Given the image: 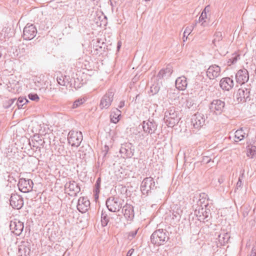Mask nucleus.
Wrapping results in <instances>:
<instances>
[{
    "mask_svg": "<svg viewBox=\"0 0 256 256\" xmlns=\"http://www.w3.org/2000/svg\"><path fill=\"white\" fill-rule=\"evenodd\" d=\"M174 106L169 108L165 112L164 120L167 126L172 128L178 122L180 118Z\"/></svg>",
    "mask_w": 256,
    "mask_h": 256,
    "instance_id": "nucleus-1",
    "label": "nucleus"
},
{
    "mask_svg": "<svg viewBox=\"0 0 256 256\" xmlns=\"http://www.w3.org/2000/svg\"><path fill=\"white\" fill-rule=\"evenodd\" d=\"M202 199H200L198 202V206L196 208L194 214L198 220L204 222L206 220L208 221L207 218L208 217L210 210L206 208L208 205V203L204 204V200L202 201Z\"/></svg>",
    "mask_w": 256,
    "mask_h": 256,
    "instance_id": "nucleus-2",
    "label": "nucleus"
},
{
    "mask_svg": "<svg viewBox=\"0 0 256 256\" xmlns=\"http://www.w3.org/2000/svg\"><path fill=\"white\" fill-rule=\"evenodd\" d=\"M168 238L166 230L164 229L156 230L150 236L151 242L156 246L164 244Z\"/></svg>",
    "mask_w": 256,
    "mask_h": 256,
    "instance_id": "nucleus-3",
    "label": "nucleus"
},
{
    "mask_svg": "<svg viewBox=\"0 0 256 256\" xmlns=\"http://www.w3.org/2000/svg\"><path fill=\"white\" fill-rule=\"evenodd\" d=\"M156 188L155 182L152 177H147L144 179L140 185V190L143 194L148 195Z\"/></svg>",
    "mask_w": 256,
    "mask_h": 256,
    "instance_id": "nucleus-4",
    "label": "nucleus"
},
{
    "mask_svg": "<svg viewBox=\"0 0 256 256\" xmlns=\"http://www.w3.org/2000/svg\"><path fill=\"white\" fill-rule=\"evenodd\" d=\"M68 140L72 146H78L82 140V134L80 132L70 130L68 134Z\"/></svg>",
    "mask_w": 256,
    "mask_h": 256,
    "instance_id": "nucleus-5",
    "label": "nucleus"
},
{
    "mask_svg": "<svg viewBox=\"0 0 256 256\" xmlns=\"http://www.w3.org/2000/svg\"><path fill=\"white\" fill-rule=\"evenodd\" d=\"M225 102L219 99L214 100L210 105V110L212 113L216 115H220L224 111Z\"/></svg>",
    "mask_w": 256,
    "mask_h": 256,
    "instance_id": "nucleus-6",
    "label": "nucleus"
},
{
    "mask_svg": "<svg viewBox=\"0 0 256 256\" xmlns=\"http://www.w3.org/2000/svg\"><path fill=\"white\" fill-rule=\"evenodd\" d=\"M134 149L132 144L129 142L122 144L120 150L122 157L124 158H132L134 155Z\"/></svg>",
    "mask_w": 256,
    "mask_h": 256,
    "instance_id": "nucleus-7",
    "label": "nucleus"
},
{
    "mask_svg": "<svg viewBox=\"0 0 256 256\" xmlns=\"http://www.w3.org/2000/svg\"><path fill=\"white\" fill-rule=\"evenodd\" d=\"M64 190L70 196H77L80 191V188L78 184L74 180H70L64 185Z\"/></svg>",
    "mask_w": 256,
    "mask_h": 256,
    "instance_id": "nucleus-8",
    "label": "nucleus"
},
{
    "mask_svg": "<svg viewBox=\"0 0 256 256\" xmlns=\"http://www.w3.org/2000/svg\"><path fill=\"white\" fill-rule=\"evenodd\" d=\"M114 92L112 90H109L102 97L100 103V109L108 108L114 100Z\"/></svg>",
    "mask_w": 256,
    "mask_h": 256,
    "instance_id": "nucleus-9",
    "label": "nucleus"
},
{
    "mask_svg": "<svg viewBox=\"0 0 256 256\" xmlns=\"http://www.w3.org/2000/svg\"><path fill=\"white\" fill-rule=\"evenodd\" d=\"M18 186L20 192L26 193L32 190L34 183L30 179L26 180L25 178H20Z\"/></svg>",
    "mask_w": 256,
    "mask_h": 256,
    "instance_id": "nucleus-10",
    "label": "nucleus"
},
{
    "mask_svg": "<svg viewBox=\"0 0 256 256\" xmlns=\"http://www.w3.org/2000/svg\"><path fill=\"white\" fill-rule=\"evenodd\" d=\"M37 33V30L32 24H27L24 28L22 37L24 40H31L34 38Z\"/></svg>",
    "mask_w": 256,
    "mask_h": 256,
    "instance_id": "nucleus-11",
    "label": "nucleus"
},
{
    "mask_svg": "<svg viewBox=\"0 0 256 256\" xmlns=\"http://www.w3.org/2000/svg\"><path fill=\"white\" fill-rule=\"evenodd\" d=\"M10 204L12 208L20 210L24 206V200L22 197L17 194H12L10 199Z\"/></svg>",
    "mask_w": 256,
    "mask_h": 256,
    "instance_id": "nucleus-12",
    "label": "nucleus"
},
{
    "mask_svg": "<svg viewBox=\"0 0 256 256\" xmlns=\"http://www.w3.org/2000/svg\"><path fill=\"white\" fill-rule=\"evenodd\" d=\"M191 122L195 128L199 129L205 124V116L202 114L197 112L192 116Z\"/></svg>",
    "mask_w": 256,
    "mask_h": 256,
    "instance_id": "nucleus-13",
    "label": "nucleus"
},
{
    "mask_svg": "<svg viewBox=\"0 0 256 256\" xmlns=\"http://www.w3.org/2000/svg\"><path fill=\"white\" fill-rule=\"evenodd\" d=\"M106 205L109 211L112 212L118 211L122 208L121 204L118 201V198L112 197L109 198L107 199Z\"/></svg>",
    "mask_w": 256,
    "mask_h": 256,
    "instance_id": "nucleus-14",
    "label": "nucleus"
},
{
    "mask_svg": "<svg viewBox=\"0 0 256 256\" xmlns=\"http://www.w3.org/2000/svg\"><path fill=\"white\" fill-rule=\"evenodd\" d=\"M10 230L16 236H20L24 228V222L14 219L11 221L10 224Z\"/></svg>",
    "mask_w": 256,
    "mask_h": 256,
    "instance_id": "nucleus-15",
    "label": "nucleus"
},
{
    "mask_svg": "<svg viewBox=\"0 0 256 256\" xmlns=\"http://www.w3.org/2000/svg\"><path fill=\"white\" fill-rule=\"evenodd\" d=\"M157 124L154 120H150L142 122V128L145 133L152 134H154L157 128Z\"/></svg>",
    "mask_w": 256,
    "mask_h": 256,
    "instance_id": "nucleus-16",
    "label": "nucleus"
},
{
    "mask_svg": "<svg viewBox=\"0 0 256 256\" xmlns=\"http://www.w3.org/2000/svg\"><path fill=\"white\" fill-rule=\"evenodd\" d=\"M236 82L240 84L246 82L249 80V74L247 70H240L236 74Z\"/></svg>",
    "mask_w": 256,
    "mask_h": 256,
    "instance_id": "nucleus-17",
    "label": "nucleus"
},
{
    "mask_svg": "<svg viewBox=\"0 0 256 256\" xmlns=\"http://www.w3.org/2000/svg\"><path fill=\"white\" fill-rule=\"evenodd\" d=\"M44 140L42 139V136L38 134L33 136L31 141L29 140V144L31 147L36 148L40 150V146H44Z\"/></svg>",
    "mask_w": 256,
    "mask_h": 256,
    "instance_id": "nucleus-18",
    "label": "nucleus"
},
{
    "mask_svg": "<svg viewBox=\"0 0 256 256\" xmlns=\"http://www.w3.org/2000/svg\"><path fill=\"white\" fill-rule=\"evenodd\" d=\"M220 74V68L216 64L210 66L206 71V76L210 80H214L218 77Z\"/></svg>",
    "mask_w": 256,
    "mask_h": 256,
    "instance_id": "nucleus-19",
    "label": "nucleus"
},
{
    "mask_svg": "<svg viewBox=\"0 0 256 256\" xmlns=\"http://www.w3.org/2000/svg\"><path fill=\"white\" fill-rule=\"evenodd\" d=\"M90 206V202L87 198L80 197L78 202L77 208L82 213L85 212Z\"/></svg>",
    "mask_w": 256,
    "mask_h": 256,
    "instance_id": "nucleus-20",
    "label": "nucleus"
},
{
    "mask_svg": "<svg viewBox=\"0 0 256 256\" xmlns=\"http://www.w3.org/2000/svg\"><path fill=\"white\" fill-rule=\"evenodd\" d=\"M220 86L223 90L229 91L234 87V82L230 78H224L220 80Z\"/></svg>",
    "mask_w": 256,
    "mask_h": 256,
    "instance_id": "nucleus-21",
    "label": "nucleus"
},
{
    "mask_svg": "<svg viewBox=\"0 0 256 256\" xmlns=\"http://www.w3.org/2000/svg\"><path fill=\"white\" fill-rule=\"evenodd\" d=\"M250 91L248 89L240 88L237 92L236 98L238 102H246L249 98Z\"/></svg>",
    "mask_w": 256,
    "mask_h": 256,
    "instance_id": "nucleus-22",
    "label": "nucleus"
},
{
    "mask_svg": "<svg viewBox=\"0 0 256 256\" xmlns=\"http://www.w3.org/2000/svg\"><path fill=\"white\" fill-rule=\"evenodd\" d=\"M124 215L128 220H132L134 218V212L133 206L128 204H125L122 209Z\"/></svg>",
    "mask_w": 256,
    "mask_h": 256,
    "instance_id": "nucleus-23",
    "label": "nucleus"
},
{
    "mask_svg": "<svg viewBox=\"0 0 256 256\" xmlns=\"http://www.w3.org/2000/svg\"><path fill=\"white\" fill-rule=\"evenodd\" d=\"M30 252V244L28 242H22L18 247V256H28Z\"/></svg>",
    "mask_w": 256,
    "mask_h": 256,
    "instance_id": "nucleus-24",
    "label": "nucleus"
},
{
    "mask_svg": "<svg viewBox=\"0 0 256 256\" xmlns=\"http://www.w3.org/2000/svg\"><path fill=\"white\" fill-rule=\"evenodd\" d=\"M172 67L168 64L166 66V68L161 70L157 75V78L158 79L169 78L172 73Z\"/></svg>",
    "mask_w": 256,
    "mask_h": 256,
    "instance_id": "nucleus-25",
    "label": "nucleus"
},
{
    "mask_svg": "<svg viewBox=\"0 0 256 256\" xmlns=\"http://www.w3.org/2000/svg\"><path fill=\"white\" fill-rule=\"evenodd\" d=\"M175 84L176 88L178 90H184L188 86L186 78L184 76L178 78L176 80Z\"/></svg>",
    "mask_w": 256,
    "mask_h": 256,
    "instance_id": "nucleus-26",
    "label": "nucleus"
},
{
    "mask_svg": "<svg viewBox=\"0 0 256 256\" xmlns=\"http://www.w3.org/2000/svg\"><path fill=\"white\" fill-rule=\"evenodd\" d=\"M247 128H241L240 129L238 130L235 132V139L234 141L236 142H238L242 140L246 136H246H248V134H246V132H247Z\"/></svg>",
    "mask_w": 256,
    "mask_h": 256,
    "instance_id": "nucleus-27",
    "label": "nucleus"
},
{
    "mask_svg": "<svg viewBox=\"0 0 256 256\" xmlns=\"http://www.w3.org/2000/svg\"><path fill=\"white\" fill-rule=\"evenodd\" d=\"M121 111L118 108H112L110 115L111 122L114 124L118 122L121 116Z\"/></svg>",
    "mask_w": 256,
    "mask_h": 256,
    "instance_id": "nucleus-28",
    "label": "nucleus"
},
{
    "mask_svg": "<svg viewBox=\"0 0 256 256\" xmlns=\"http://www.w3.org/2000/svg\"><path fill=\"white\" fill-rule=\"evenodd\" d=\"M38 79H40V80H38L37 82H35L38 88L40 90H43L44 91L46 90L49 84V82L47 80H44V76H42V78L41 76H40Z\"/></svg>",
    "mask_w": 256,
    "mask_h": 256,
    "instance_id": "nucleus-29",
    "label": "nucleus"
},
{
    "mask_svg": "<svg viewBox=\"0 0 256 256\" xmlns=\"http://www.w3.org/2000/svg\"><path fill=\"white\" fill-rule=\"evenodd\" d=\"M214 39L212 42V44L215 47H220L221 46V41L222 40V32H216L214 35Z\"/></svg>",
    "mask_w": 256,
    "mask_h": 256,
    "instance_id": "nucleus-30",
    "label": "nucleus"
},
{
    "mask_svg": "<svg viewBox=\"0 0 256 256\" xmlns=\"http://www.w3.org/2000/svg\"><path fill=\"white\" fill-rule=\"evenodd\" d=\"M218 238L220 245L224 246L228 243L230 238V236L228 232H223L218 235Z\"/></svg>",
    "mask_w": 256,
    "mask_h": 256,
    "instance_id": "nucleus-31",
    "label": "nucleus"
},
{
    "mask_svg": "<svg viewBox=\"0 0 256 256\" xmlns=\"http://www.w3.org/2000/svg\"><path fill=\"white\" fill-rule=\"evenodd\" d=\"M101 222L102 226H107L109 222V217L106 211L102 210L101 214Z\"/></svg>",
    "mask_w": 256,
    "mask_h": 256,
    "instance_id": "nucleus-32",
    "label": "nucleus"
},
{
    "mask_svg": "<svg viewBox=\"0 0 256 256\" xmlns=\"http://www.w3.org/2000/svg\"><path fill=\"white\" fill-rule=\"evenodd\" d=\"M182 99L186 100V106L188 108H194V100L190 98H188L186 95L182 94Z\"/></svg>",
    "mask_w": 256,
    "mask_h": 256,
    "instance_id": "nucleus-33",
    "label": "nucleus"
},
{
    "mask_svg": "<svg viewBox=\"0 0 256 256\" xmlns=\"http://www.w3.org/2000/svg\"><path fill=\"white\" fill-rule=\"evenodd\" d=\"M248 156L252 158L256 152V146L251 144L250 142L247 146Z\"/></svg>",
    "mask_w": 256,
    "mask_h": 256,
    "instance_id": "nucleus-34",
    "label": "nucleus"
},
{
    "mask_svg": "<svg viewBox=\"0 0 256 256\" xmlns=\"http://www.w3.org/2000/svg\"><path fill=\"white\" fill-rule=\"evenodd\" d=\"M16 105L18 109L22 108L24 105L28 102V100L25 98L20 97L18 100H16Z\"/></svg>",
    "mask_w": 256,
    "mask_h": 256,
    "instance_id": "nucleus-35",
    "label": "nucleus"
},
{
    "mask_svg": "<svg viewBox=\"0 0 256 256\" xmlns=\"http://www.w3.org/2000/svg\"><path fill=\"white\" fill-rule=\"evenodd\" d=\"M192 26H187L184 32V36H183V41L184 42H186L187 40L188 36L191 33L192 30Z\"/></svg>",
    "mask_w": 256,
    "mask_h": 256,
    "instance_id": "nucleus-36",
    "label": "nucleus"
},
{
    "mask_svg": "<svg viewBox=\"0 0 256 256\" xmlns=\"http://www.w3.org/2000/svg\"><path fill=\"white\" fill-rule=\"evenodd\" d=\"M100 182H101L100 178H98L96 181V182L95 184V189L94 190V192H95L96 198H98V194L100 192Z\"/></svg>",
    "mask_w": 256,
    "mask_h": 256,
    "instance_id": "nucleus-37",
    "label": "nucleus"
},
{
    "mask_svg": "<svg viewBox=\"0 0 256 256\" xmlns=\"http://www.w3.org/2000/svg\"><path fill=\"white\" fill-rule=\"evenodd\" d=\"M160 86L158 84H152L150 88V92L152 95L156 94L160 90Z\"/></svg>",
    "mask_w": 256,
    "mask_h": 256,
    "instance_id": "nucleus-38",
    "label": "nucleus"
},
{
    "mask_svg": "<svg viewBox=\"0 0 256 256\" xmlns=\"http://www.w3.org/2000/svg\"><path fill=\"white\" fill-rule=\"evenodd\" d=\"M207 18V15L206 14H203L202 12L201 15L199 18L198 21L200 22H202L201 25L203 26H206L208 25V23L204 20Z\"/></svg>",
    "mask_w": 256,
    "mask_h": 256,
    "instance_id": "nucleus-39",
    "label": "nucleus"
},
{
    "mask_svg": "<svg viewBox=\"0 0 256 256\" xmlns=\"http://www.w3.org/2000/svg\"><path fill=\"white\" fill-rule=\"evenodd\" d=\"M85 100L84 98H79L76 100H75L72 104V108H76L81 106L84 102Z\"/></svg>",
    "mask_w": 256,
    "mask_h": 256,
    "instance_id": "nucleus-40",
    "label": "nucleus"
},
{
    "mask_svg": "<svg viewBox=\"0 0 256 256\" xmlns=\"http://www.w3.org/2000/svg\"><path fill=\"white\" fill-rule=\"evenodd\" d=\"M16 100V98H12L6 100L4 103V106L6 108H9Z\"/></svg>",
    "mask_w": 256,
    "mask_h": 256,
    "instance_id": "nucleus-41",
    "label": "nucleus"
},
{
    "mask_svg": "<svg viewBox=\"0 0 256 256\" xmlns=\"http://www.w3.org/2000/svg\"><path fill=\"white\" fill-rule=\"evenodd\" d=\"M240 58V56L239 54H233L232 58L229 60L231 64H234Z\"/></svg>",
    "mask_w": 256,
    "mask_h": 256,
    "instance_id": "nucleus-42",
    "label": "nucleus"
},
{
    "mask_svg": "<svg viewBox=\"0 0 256 256\" xmlns=\"http://www.w3.org/2000/svg\"><path fill=\"white\" fill-rule=\"evenodd\" d=\"M28 98L32 100L38 101L39 97L37 94H28Z\"/></svg>",
    "mask_w": 256,
    "mask_h": 256,
    "instance_id": "nucleus-43",
    "label": "nucleus"
},
{
    "mask_svg": "<svg viewBox=\"0 0 256 256\" xmlns=\"http://www.w3.org/2000/svg\"><path fill=\"white\" fill-rule=\"evenodd\" d=\"M242 186V180H240V178H238V182L236 183L235 189H234V192H236V190H238L239 188H241Z\"/></svg>",
    "mask_w": 256,
    "mask_h": 256,
    "instance_id": "nucleus-44",
    "label": "nucleus"
},
{
    "mask_svg": "<svg viewBox=\"0 0 256 256\" xmlns=\"http://www.w3.org/2000/svg\"><path fill=\"white\" fill-rule=\"evenodd\" d=\"M58 83L61 86H65L66 85V82L64 80V78L62 76L57 78L56 79Z\"/></svg>",
    "mask_w": 256,
    "mask_h": 256,
    "instance_id": "nucleus-45",
    "label": "nucleus"
},
{
    "mask_svg": "<svg viewBox=\"0 0 256 256\" xmlns=\"http://www.w3.org/2000/svg\"><path fill=\"white\" fill-rule=\"evenodd\" d=\"M211 158L208 156H203L202 162L203 164H208L211 161Z\"/></svg>",
    "mask_w": 256,
    "mask_h": 256,
    "instance_id": "nucleus-46",
    "label": "nucleus"
},
{
    "mask_svg": "<svg viewBox=\"0 0 256 256\" xmlns=\"http://www.w3.org/2000/svg\"><path fill=\"white\" fill-rule=\"evenodd\" d=\"M137 232H138V230L130 232L128 233V238H134L136 236Z\"/></svg>",
    "mask_w": 256,
    "mask_h": 256,
    "instance_id": "nucleus-47",
    "label": "nucleus"
},
{
    "mask_svg": "<svg viewBox=\"0 0 256 256\" xmlns=\"http://www.w3.org/2000/svg\"><path fill=\"white\" fill-rule=\"evenodd\" d=\"M210 6L208 5L205 7L204 10H202V12H203V14H206L207 12H208L210 11Z\"/></svg>",
    "mask_w": 256,
    "mask_h": 256,
    "instance_id": "nucleus-48",
    "label": "nucleus"
},
{
    "mask_svg": "<svg viewBox=\"0 0 256 256\" xmlns=\"http://www.w3.org/2000/svg\"><path fill=\"white\" fill-rule=\"evenodd\" d=\"M224 181V176H221L218 178V182L220 183V184H221L223 183Z\"/></svg>",
    "mask_w": 256,
    "mask_h": 256,
    "instance_id": "nucleus-49",
    "label": "nucleus"
},
{
    "mask_svg": "<svg viewBox=\"0 0 256 256\" xmlns=\"http://www.w3.org/2000/svg\"><path fill=\"white\" fill-rule=\"evenodd\" d=\"M134 250L132 248L128 250L126 256H131L132 254L134 252Z\"/></svg>",
    "mask_w": 256,
    "mask_h": 256,
    "instance_id": "nucleus-50",
    "label": "nucleus"
},
{
    "mask_svg": "<svg viewBox=\"0 0 256 256\" xmlns=\"http://www.w3.org/2000/svg\"><path fill=\"white\" fill-rule=\"evenodd\" d=\"M124 101H121L120 103V104L118 106V108H121L122 107H124Z\"/></svg>",
    "mask_w": 256,
    "mask_h": 256,
    "instance_id": "nucleus-51",
    "label": "nucleus"
},
{
    "mask_svg": "<svg viewBox=\"0 0 256 256\" xmlns=\"http://www.w3.org/2000/svg\"><path fill=\"white\" fill-rule=\"evenodd\" d=\"M244 170H242V172L239 178H240V180H242V178H244Z\"/></svg>",
    "mask_w": 256,
    "mask_h": 256,
    "instance_id": "nucleus-52",
    "label": "nucleus"
},
{
    "mask_svg": "<svg viewBox=\"0 0 256 256\" xmlns=\"http://www.w3.org/2000/svg\"><path fill=\"white\" fill-rule=\"evenodd\" d=\"M121 46H122V42L119 41L118 42V44H117V50H119L120 49V48L121 47Z\"/></svg>",
    "mask_w": 256,
    "mask_h": 256,
    "instance_id": "nucleus-53",
    "label": "nucleus"
},
{
    "mask_svg": "<svg viewBox=\"0 0 256 256\" xmlns=\"http://www.w3.org/2000/svg\"><path fill=\"white\" fill-rule=\"evenodd\" d=\"M22 46H24V47L22 48V52H25V51H24V50L26 49V48H28V45H25V44H23Z\"/></svg>",
    "mask_w": 256,
    "mask_h": 256,
    "instance_id": "nucleus-54",
    "label": "nucleus"
},
{
    "mask_svg": "<svg viewBox=\"0 0 256 256\" xmlns=\"http://www.w3.org/2000/svg\"><path fill=\"white\" fill-rule=\"evenodd\" d=\"M251 252H254V254L256 255V250L255 248H253Z\"/></svg>",
    "mask_w": 256,
    "mask_h": 256,
    "instance_id": "nucleus-55",
    "label": "nucleus"
},
{
    "mask_svg": "<svg viewBox=\"0 0 256 256\" xmlns=\"http://www.w3.org/2000/svg\"><path fill=\"white\" fill-rule=\"evenodd\" d=\"M78 3V4H80V0H77V2H76V6H77Z\"/></svg>",
    "mask_w": 256,
    "mask_h": 256,
    "instance_id": "nucleus-56",
    "label": "nucleus"
},
{
    "mask_svg": "<svg viewBox=\"0 0 256 256\" xmlns=\"http://www.w3.org/2000/svg\"><path fill=\"white\" fill-rule=\"evenodd\" d=\"M104 148H105V150H106L107 152L108 150V147L107 146H105Z\"/></svg>",
    "mask_w": 256,
    "mask_h": 256,
    "instance_id": "nucleus-57",
    "label": "nucleus"
},
{
    "mask_svg": "<svg viewBox=\"0 0 256 256\" xmlns=\"http://www.w3.org/2000/svg\"><path fill=\"white\" fill-rule=\"evenodd\" d=\"M254 254V252H251L250 256H256V255Z\"/></svg>",
    "mask_w": 256,
    "mask_h": 256,
    "instance_id": "nucleus-58",
    "label": "nucleus"
},
{
    "mask_svg": "<svg viewBox=\"0 0 256 256\" xmlns=\"http://www.w3.org/2000/svg\"><path fill=\"white\" fill-rule=\"evenodd\" d=\"M139 96V94H137L136 96V100L137 98H138V97Z\"/></svg>",
    "mask_w": 256,
    "mask_h": 256,
    "instance_id": "nucleus-59",
    "label": "nucleus"
},
{
    "mask_svg": "<svg viewBox=\"0 0 256 256\" xmlns=\"http://www.w3.org/2000/svg\"><path fill=\"white\" fill-rule=\"evenodd\" d=\"M150 0H145L146 2H149L150 1Z\"/></svg>",
    "mask_w": 256,
    "mask_h": 256,
    "instance_id": "nucleus-60",
    "label": "nucleus"
},
{
    "mask_svg": "<svg viewBox=\"0 0 256 256\" xmlns=\"http://www.w3.org/2000/svg\"><path fill=\"white\" fill-rule=\"evenodd\" d=\"M13 1L16 2V1H17V0H13Z\"/></svg>",
    "mask_w": 256,
    "mask_h": 256,
    "instance_id": "nucleus-61",
    "label": "nucleus"
}]
</instances>
